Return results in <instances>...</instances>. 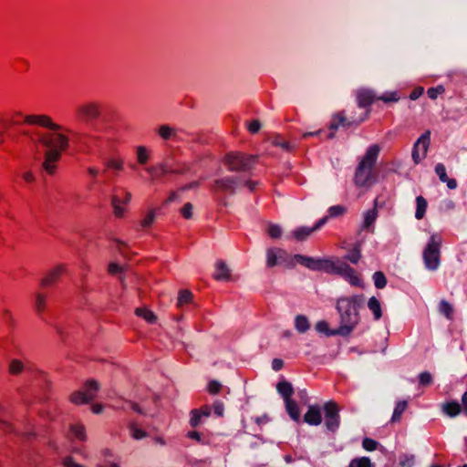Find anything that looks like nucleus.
Returning a JSON list of instances; mask_svg holds the SVG:
<instances>
[{
  "label": "nucleus",
  "instance_id": "obj_1",
  "mask_svg": "<svg viewBox=\"0 0 467 467\" xmlns=\"http://www.w3.org/2000/svg\"><path fill=\"white\" fill-rule=\"evenodd\" d=\"M363 294L344 296L337 299L336 309L339 315L340 326L336 333L338 336L348 337L360 321L359 309L364 306Z\"/></svg>",
  "mask_w": 467,
  "mask_h": 467
},
{
  "label": "nucleus",
  "instance_id": "obj_2",
  "mask_svg": "<svg viewBox=\"0 0 467 467\" xmlns=\"http://www.w3.org/2000/svg\"><path fill=\"white\" fill-rule=\"evenodd\" d=\"M35 134L38 137L41 144L47 149L42 167L48 174L53 175L56 172V163L58 161V148L57 144L58 137L51 132H35Z\"/></svg>",
  "mask_w": 467,
  "mask_h": 467
},
{
  "label": "nucleus",
  "instance_id": "obj_3",
  "mask_svg": "<svg viewBox=\"0 0 467 467\" xmlns=\"http://www.w3.org/2000/svg\"><path fill=\"white\" fill-rule=\"evenodd\" d=\"M441 244L442 238L439 234H432L430 236L422 251L423 264L428 271L435 272L440 268L441 261Z\"/></svg>",
  "mask_w": 467,
  "mask_h": 467
},
{
  "label": "nucleus",
  "instance_id": "obj_4",
  "mask_svg": "<svg viewBox=\"0 0 467 467\" xmlns=\"http://www.w3.org/2000/svg\"><path fill=\"white\" fill-rule=\"evenodd\" d=\"M223 162L232 172H249L257 162V155H249L240 151H230L225 154Z\"/></svg>",
  "mask_w": 467,
  "mask_h": 467
},
{
  "label": "nucleus",
  "instance_id": "obj_5",
  "mask_svg": "<svg viewBox=\"0 0 467 467\" xmlns=\"http://www.w3.org/2000/svg\"><path fill=\"white\" fill-rule=\"evenodd\" d=\"M294 258L296 263L306 266L309 270L320 271L332 275L336 269V265H337V260L333 261L328 258H315L303 254H295Z\"/></svg>",
  "mask_w": 467,
  "mask_h": 467
},
{
  "label": "nucleus",
  "instance_id": "obj_6",
  "mask_svg": "<svg viewBox=\"0 0 467 467\" xmlns=\"http://www.w3.org/2000/svg\"><path fill=\"white\" fill-rule=\"evenodd\" d=\"M100 389V383L93 379H88L82 389L73 392L69 400L73 404L82 405L90 403Z\"/></svg>",
  "mask_w": 467,
  "mask_h": 467
},
{
  "label": "nucleus",
  "instance_id": "obj_7",
  "mask_svg": "<svg viewBox=\"0 0 467 467\" xmlns=\"http://www.w3.org/2000/svg\"><path fill=\"white\" fill-rule=\"evenodd\" d=\"M242 182L241 176H223L213 181L211 185V191L214 193L223 192L234 195Z\"/></svg>",
  "mask_w": 467,
  "mask_h": 467
},
{
  "label": "nucleus",
  "instance_id": "obj_8",
  "mask_svg": "<svg viewBox=\"0 0 467 467\" xmlns=\"http://www.w3.org/2000/svg\"><path fill=\"white\" fill-rule=\"evenodd\" d=\"M325 425L331 432H336L340 426L339 409L335 401H327L323 406Z\"/></svg>",
  "mask_w": 467,
  "mask_h": 467
},
{
  "label": "nucleus",
  "instance_id": "obj_9",
  "mask_svg": "<svg viewBox=\"0 0 467 467\" xmlns=\"http://www.w3.org/2000/svg\"><path fill=\"white\" fill-rule=\"evenodd\" d=\"M333 275H338L348 281L351 285L357 287H363L364 284L359 278L356 270L349 266L347 263L337 260V265Z\"/></svg>",
  "mask_w": 467,
  "mask_h": 467
},
{
  "label": "nucleus",
  "instance_id": "obj_10",
  "mask_svg": "<svg viewBox=\"0 0 467 467\" xmlns=\"http://www.w3.org/2000/svg\"><path fill=\"white\" fill-rule=\"evenodd\" d=\"M431 143V131L426 130L420 137L416 140L412 149V159L416 164H419L426 155Z\"/></svg>",
  "mask_w": 467,
  "mask_h": 467
},
{
  "label": "nucleus",
  "instance_id": "obj_11",
  "mask_svg": "<svg viewBox=\"0 0 467 467\" xmlns=\"http://www.w3.org/2000/svg\"><path fill=\"white\" fill-rule=\"evenodd\" d=\"M370 109H367L364 113V116L360 119H357L354 118L347 119L343 113H337L333 116V119L329 125V130H337L339 126L342 127H350L352 125L358 126L362 123L368 116Z\"/></svg>",
  "mask_w": 467,
  "mask_h": 467
},
{
  "label": "nucleus",
  "instance_id": "obj_12",
  "mask_svg": "<svg viewBox=\"0 0 467 467\" xmlns=\"http://www.w3.org/2000/svg\"><path fill=\"white\" fill-rule=\"evenodd\" d=\"M78 113L84 121L91 123L99 118L101 114V107L98 102H88L78 109Z\"/></svg>",
  "mask_w": 467,
  "mask_h": 467
},
{
  "label": "nucleus",
  "instance_id": "obj_13",
  "mask_svg": "<svg viewBox=\"0 0 467 467\" xmlns=\"http://www.w3.org/2000/svg\"><path fill=\"white\" fill-rule=\"evenodd\" d=\"M24 121L29 125L37 124L48 128L50 130H57L58 129V126L46 115H27L25 116Z\"/></svg>",
  "mask_w": 467,
  "mask_h": 467
},
{
  "label": "nucleus",
  "instance_id": "obj_14",
  "mask_svg": "<svg viewBox=\"0 0 467 467\" xmlns=\"http://www.w3.org/2000/svg\"><path fill=\"white\" fill-rule=\"evenodd\" d=\"M304 421L311 426H318L322 422L321 407L317 404L309 405L304 415Z\"/></svg>",
  "mask_w": 467,
  "mask_h": 467
},
{
  "label": "nucleus",
  "instance_id": "obj_15",
  "mask_svg": "<svg viewBox=\"0 0 467 467\" xmlns=\"http://www.w3.org/2000/svg\"><path fill=\"white\" fill-rule=\"evenodd\" d=\"M372 170H368L363 164H358L355 172V183L359 187L368 186L371 184Z\"/></svg>",
  "mask_w": 467,
  "mask_h": 467
},
{
  "label": "nucleus",
  "instance_id": "obj_16",
  "mask_svg": "<svg viewBox=\"0 0 467 467\" xmlns=\"http://www.w3.org/2000/svg\"><path fill=\"white\" fill-rule=\"evenodd\" d=\"M379 150L380 149L377 144L369 146L359 164H363L368 170H372L377 161Z\"/></svg>",
  "mask_w": 467,
  "mask_h": 467
},
{
  "label": "nucleus",
  "instance_id": "obj_17",
  "mask_svg": "<svg viewBox=\"0 0 467 467\" xmlns=\"http://www.w3.org/2000/svg\"><path fill=\"white\" fill-rule=\"evenodd\" d=\"M375 99H378V98L370 89H361L357 94L358 108H368Z\"/></svg>",
  "mask_w": 467,
  "mask_h": 467
},
{
  "label": "nucleus",
  "instance_id": "obj_18",
  "mask_svg": "<svg viewBox=\"0 0 467 467\" xmlns=\"http://www.w3.org/2000/svg\"><path fill=\"white\" fill-rule=\"evenodd\" d=\"M67 438L68 440H72L73 438H75L80 441H86L87 434L85 426L81 423L70 424L68 432L67 433Z\"/></svg>",
  "mask_w": 467,
  "mask_h": 467
},
{
  "label": "nucleus",
  "instance_id": "obj_19",
  "mask_svg": "<svg viewBox=\"0 0 467 467\" xmlns=\"http://www.w3.org/2000/svg\"><path fill=\"white\" fill-rule=\"evenodd\" d=\"M131 200V193L130 192H125V198L123 201L117 195H113L111 198V204L114 209V214L117 217H122L124 214V209L120 206V203L127 204Z\"/></svg>",
  "mask_w": 467,
  "mask_h": 467
},
{
  "label": "nucleus",
  "instance_id": "obj_20",
  "mask_svg": "<svg viewBox=\"0 0 467 467\" xmlns=\"http://www.w3.org/2000/svg\"><path fill=\"white\" fill-rule=\"evenodd\" d=\"M213 277L218 281H228L231 277V272L227 265L223 261L219 260L216 263L215 272Z\"/></svg>",
  "mask_w": 467,
  "mask_h": 467
},
{
  "label": "nucleus",
  "instance_id": "obj_21",
  "mask_svg": "<svg viewBox=\"0 0 467 467\" xmlns=\"http://www.w3.org/2000/svg\"><path fill=\"white\" fill-rule=\"evenodd\" d=\"M146 171L151 174L153 180H160L162 176L170 172V167L167 162L163 161L155 166L147 168Z\"/></svg>",
  "mask_w": 467,
  "mask_h": 467
},
{
  "label": "nucleus",
  "instance_id": "obj_22",
  "mask_svg": "<svg viewBox=\"0 0 467 467\" xmlns=\"http://www.w3.org/2000/svg\"><path fill=\"white\" fill-rule=\"evenodd\" d=\"M101 159L105 166V169L102 171L104 174H106L109 170L121 171L123 169L124 161L121 158L116 157L107 159L101 156Z\"/></svg>",
  "mask_w": 467,
  "mask_h": 467
},
{
  "label": "nucleus",
  "instance_id": "obj_23",
  "mask_svg": "<svg viewBox=\"0 0 467 467\" xmlns=\"http://www.w3.org/2000/svg\"><path fill=\"white\" fill-rule=\"evenodd\" d=\"M441 410L445 415L451 418L457 417L462 411V406L456 400L443 403Z\"/></svg>",
  "mask_w": 467,
  "mask_h": 467
},
{
  "label": "nucleus",
  "instance_id": "obj_24",
  "mask_svg": "<svg viewBox=\"0 0 467 467\" xmlns=\"http://www.w3.org/2000/svg\"><path fill=\"white\" fill-rule=\"evenodd\" d=\"M276 390L283 397L284 401L292 400L291 397L294 394V388L289 381H279L276 385Z\"/></svg>",
  "mask_w": 467,
  "mask_h": 467
},
{
  "label": "nucleus",
  "instance_id": "obj_25",
  "mask_svg": "<svg viewBox=\"0 0 467 467\" xmlns=\"http://www.w3.org/2000/svg\"><path fill=\"white\" fill-rule=\"evenodd\" d=\"M47 295L46 293H36V301H35V308L39 317L45 321L47 322L44 317V312L47 308Z\"/></svg>",
  "mask_w": 467,
  "mask_h": 467
},
{
  "label": "nucleus",
  "instance_id": "obj_26",
  "mask_svg": "<svg viewBox=\"0 0 467 467\" xmlns=\"http://www.w3.org/2000/svg\"><path fill=\"white\" fill-rule=\"evenodd\" d=\"M378 217V209H377V200H375L374 208L364 213V220L362 228L366 230H369L371 226H373L376 219Z\"/></svg>",
  "mask_w": 467,
  "mask_h": 467
},
{
  "label": "nucleus",
  "instance_id": "obj_27",
  "mask_svg": "<svg viewBox=\"0 0 467 467\" xmlns=\"http://www.w3.org/2000/svg\"><path fill=\"white\" fill-rule=\"evenodd\" d=\"M285 410L289 417L298 422L300 420V410L296 404V402L293 400H288L285 401Z\"/></svg>",
  "mask_w": 467,
  "mask_h": 467
},
{
  "label": "nucleus",
  "instance_id": "obj_28",
  "mask_svg": "<svg viewBox=\"0 0 467 467\" xmlns=\"http://www.w3.org/2000/svg\"><path fill=\"white\" fill-rule=\"evenodd\" d=\"M439 313L444 316L448 320L453 319L454 307L445 299H441L438 306Z\"/></svg>",
  "mask_w": 467,
  "mask_h": 467
},
{
  "label": "nucleus",
  "instance_id": "obj_29",
  "mask_svg": "<svg viewBox=\"0 0 467 467\" xmlns=\"http://www.w3.org/2000/svg\"><path fill=\"white\" fill-rule=\"evenodd\" d=\"M310 327L308 318L304 315H297L295 317V328L300 334L306 333Z\"/></svg>",
  "mask_w": 467,
  "mask_h": 467
},
{
  "label": "nucleus",
  "instance_id": "obj_30",
  "mask_svg": "<svg viewBox=\"0 0 467 467\" xmlns=\"http://www.w3.org/2000/svg\"><path fill=\"white\" fill-rule=\"evenodd\" d=\"M368 307L373 313L374 319L379 320L382 317L380 302L375 296H371L368 301Z\"/></svg>",
  "mask_w": 467,
  "mask_h": 467
},
{
  "label": "nucleus",
  "instance_id": "obj_31",
  "mask_svg": "<svg viewBox=\"0 0 467 467\" xmlns=\"http://www.w3.org/2000/svg\"><path fill=\"white\" fill-rule=\"evenodd\" d=\"M428 202L426 199L420 195L416 197V212L415 218L420 220L424 217L427 210Z\"/></svg>",
  "mask_w": 467,
  "mask_h": 467
},
{
  "label": "nucleus",
  "instance_id": "obj_32",
  "mask_svg": "<svg viewBox=\"0 0 467 467\" xmlns=\"http://www.w3.org/2000/svg\"><path fill=\"white\" fill-rule=\"evenodd\" d=\"M278 265H285L286 267H294L296 259L291 256L286 251L278 248Z\"/></svg>",
  "mask_w": 467,
  "mask_h": 467
},
{
  "label": "nucleus",
  "instance_id": "obj_33",
  "mask_svg": "<svg viewBox=\"0 0 467 467\" xmlns=\"http://www.w3.org/2000/svg\"><path fill=\"white\" fill-rule=\"evenodd\" d=\"M361 258V244L357 243L353 249H351L345 256L344 259L349 261L350 263L356 265Z\"/></svg>",
  "mask_w": 467,
  "mask_h": 467
},
{
  "label": "nucleus",
  "instance_id": "obj_34",
  "mask_svg": "<svg viewBox=\"0 0 467 467\" xmlns=\"http://www.w3.org/2000/svg\"><path fill=\"white\" fill-rule=\"evenodd\" d=\"M135 314L150 324H154L157 321V316L151 310L146 307L136 308Z\"/></svg>",
  "mask_w": 467,
  "mask_h": 467
},
{
  "label": "nucleus",
  "instance_id": "obj_35",
  "mask_svg": "<svg viewBox=\"0 0 467 467\" xmlns=\"http://www.w3.org/2000/svg\"><path fill=\"white\" fill-rule=\"evenodd\" d=\"M407 408H408L407 400H400V401H398L396 406H395V408H394L393 414H392L390 421L391 422H398V421H400L402 413L406 410Z\"/></svg>",
  "mask_w": 467,
  "mask_h": 467
},
{
  "label": "nucleus",
  "instance_id": "obj_36",
  "mask_svg": "<svg viewBox=\"0 0 467 467\" xmlns=\"http://www.w3.org/2000/svg\"><path fill=\"white\" fill-rule=\"evenodd\" d=\"M24 369H25V364L23 363L22 360L17 359V358H13L10 360L9 366H8V371L10 374L16 376V375L21 374Z\"/></svg>",
  "mask_w": 467,
  "mask_h": 467
},
{
  "label": "nucleus",
  "instance_id": "obj_37",
  "mask_svg": "<svg viewBox=\"0 0 467 467\" xmlns=\"http://www.w3.org/2000/svg\"><path fill=\"white\" fill-rule=\"evenodd\" d=\"M348 467H375L368 457H357L350 461Z\"/></svg>",
  "mask_w": 467,
  "mask_h": 467
},
{
  "label": "nucleus",
  "instance_id": "obj_38",
  "mask_svg": "<svg viewBox=\"0 0 467 467\" xmlns=\"http://www.w3.org/2000/svg\"><path fill=\"white\" fill-rule=\"evenodd\" d=\"M313 232L312 227L301 226L293 232V236L297 241L306 240Z\"/></svg>",
  "mask_w": 467,
  "mask_h": 467
},
{
  "label": "nucleus",
  "instance_id": "obj_39",
  "mask_svg": "<svg viewBox=\"0 0 467 467\" xmlns=\"http://www.w3.org/2000/svg\"><path fill=\"white\" fill-rule=\"evenodd\" d=\"M62 131L67 132V133L71 134L73 137L78 138V135L76 134L73 130L66 129V128H63L62 126H60V136H59V139H60V153L67 148L68 140H69L68 137L66 134L62 133Z\"/></svg>",
  "mask_w": 467,
  "mask_h": 467
},
{
  "label": "nucleus",
  "instance_id": "obj_40",
  "mask_svg": "<svg viewBox=\"0 0 467 467\" xmlns=\"http://www.w3.org/2000/svg\"><path fill=\"white\" fill-rule=\"evenodd\" d=\"M316 330L318 333L325 334L326 336H338V333H336L337 329H329L328 323L325 320H320L316 324Z\"/></svg>",
  "mask_w": 467,
  "mask_h": 467
},
{
  "label": "nucleus",
  "instance_id": "obj_41",
  "mask_svg": "<svg viewBox=\"0 0 467 467\" xmlns=\"http://www.w3.org/2000/svg\"><path fill=\"white\" fill-rule=\"evenodd\" d=\"M372 279H373L375 286L378 289H383L387 285V283H388L387 278H386L384 273L381 271L375 272L372 275Z\"/></svg>",
  "mask_w": 467,
  "mask_h": 467
},
{
  "label": "nucleus",
  "instance_id": "obj_42",
  "mask_svg": "<svg viewBox=\"0 0 467 467\" xmlns=\"http://www.w3.org/2000/svg\"><path fill=\"white\" fill-rule=\"evenodd\" d=\"M278 265V254L277 249L269 248L266 251V265L268 267H274Z\"/></svg>",
  "mask_w": 467,
  "mask_h": 467
},
{
  "label": "nucleus",
  "instance_id": "obj_43",
  "mask_svg": "<svg viewBox=\"0 0 467 467\" xmlns=\"http://www.w3.org/2000/svg\"><path fill=\"white\" fill-rule=\"evenodd\" d=\"M192 293L189 290H180L178 300H177V306L179 307H182L184 305L189 304L192 301Z\"/></svg>",
  "mask_w": 467,
  "mask_h": 467
},
{
  "label": "nucleus",
  "instance_id": "obj_44",
  "mask_svg": "<svg viewBox=\"0 0 467 467\" xmlns=\"http://www.w3.org/2000/svg\"><path fill=\"white\" fill-rule=\"evenodd\" d=\"M159 135L163 140H170L171 138H174L176 136V131L174 129L168 125H161L159 129Z\"/></svg>",
  "mask_w": 467,
  "mask_h": 467
},
{
  "label": "nucleus",
  "instance_id": "obj_45",
  "mask_svg": "<svg viewBox=\"0 0 467 467\" xmlns=\"http://www.w3.org/2000/svg\"><path fill=\"white\" fill-rule=\"evenodd\" d=\"M57 278V269H54L48 275L45 276L42 280H41V287L42 288H47L48 287L49 285H53L56 280Z\"/></svg>",
  "mask_w": 467,
  "mask_h": 467
},
{
  "label": "nucleus",
  "instance_id": "obj_46",
  "mask_svg": "<svg viewBox=\"0 0 467 467\" xmlns=\"http://www.w3.org/2000/svg\"><path fill=\"white\" fill-rule=\"evenodd\" d=\"M378 99L382 100L385 103L397 102L400 100V97L397 91L385 92L381 96L378 97Z\"/></svg>",
  "mask_w": 467,
  "mask_h": 467
},
{
  "label": "nucleus",
  "instance_id": "obj_47",
  "mask_svg": "<svg viewBox=\"0 0 467 467\" xmlns=\"http://www.w3.org/2000/svg\"><path fill=\"white\" fill-rule=\"evenodd\" d=\"M137 160L140 164H146L149 160L148 150L144 146L137 148Z\"/></svg>",
  "mask_w": 467,
  "mask_h": 467
},
{
  "label": "nucleus",
  "instance_id": "obj_48",
  "mask_svg": "<svg viewBox=\"0 0 467 467\" xmlns=\"http://www.w3.org/2000/svg\"><path fill=\"white\" fill-rule=\"evenodd\" d=\"M415 456L413 454H403L400 457V465L401 467H413Z\"/></svg>",
  "mask_w": 467,
  "mask_h": 467
},
{
  "label": "nucleus",
  "instance_id": "obj_49",
  "mask_svg": "<svg viewBox=\"0 0 467 467\" xmlns=\"http://www.w3.org/2000/svg\"><path fill=\"white\" fill-rule=\"evenodd\" d=\"M130 431L132 438L141 440L147 436L146 431L136 427L135 423L130 425Z\"/></svg>",
  "mask_w": 467,
  "mask_h": 467
},
{
  "label": "nucleus",
  "instance_id": "obj_50",
  "mask_svg": "<svg viewBox=\"0 0 467 467\" xmlns=\"http://www.w3.org/2000/svg\"><path fill=\"white\" fill-rule=\"evenodd\" d=\"M379 442L371 438H364L362 441V447L368 451H373L377 450Z\"/></svg>",
  "mask_w": 467,
  "mask_h": 467
},
{
  "label": "nucleus",
  "instance_id": "obj_51",
  "mask_svg": "<svg viewBox=\"0 0 467 467\" xmlns=\"http://www.w3.org/2000/svg\"><path fill=\"white\" fill-rule=\"evenodd\" d=\"M433 381L432 376L428 371H423L419 375V383L420 386H430Z\"/></svg>",
  "mask_w": 467,
  "mask_h": 467
},
{
  "label": "nucleus",
  "instance_id": "obj_52",
  "mask_svg": "<svg viewBox=\"0 0 467 467\" xmlns=\"http://www.w3.org/2000/svg\"><path fill=\"white\" fill-rule=\"evenodd\" d=\"M267 233L270 237L276 239L279 238L282 234V228L278 224H269L267 228Z\"/></svg>",
  "mask_w": 467,
  "mask_h": 467
},
{
  "label": "nucleus",
  "instance_id": "obj_53",
  "mask_svg": "<svg viewBox=\"0 0 467 467\" xmlns=\"http://www.w3.org/2000/svg\"><path fill=\"white\" fill-rule=\"evenodd\" d=\"M155 217H156L155 211L154 210L150 211L148 213V214L145 216V218L141 221V223H140L141 227L148 228V227L151 226V224L155 221Z\"/></svg>",
  "mask_w": 467,
  "mask_h": 467
},
{
  "label": "nucleus",
  "instance_id": "obj_54",
  "mask_svg": "<svg viewBox=\"0 0 467 467\" xmlns=\"http://www.w3.org/2000/svg\"><path fill=\"white\" fill-rule=\"evenodd\" d=\"M435 172L438 175L441 182H445L449 178L446 173V168L442 163H437L435 165Z\"/></svg>",
  "mask_w": 467,
  "mask_h": 467
},
{
  "label": "nucleus",
  "instance_id": "obj_55",
  "mask_svg": "<svg viewBox=\"0 0 467 467\" xmlns=\"http://www.w3.org/2000/svg\"><path fill=\"white\" fill-rule=\"evenodd\" d=\"M444 88L442 86H437L433 88H430L427 90L428 97L431 99H436L439 95L442 94L444 92Z\"/></svg>",
  "mask_w": 467,
  "mask_h": 467
},
{
  "label": "nucleus",
  "instance_id": "obj_56",
  "mask_svg": "<svg viewBox=\"0 0 467 467\" xmlns=\"http://www.w3.org/2000/svg\"><path fill=\"white\" fill-rule=\"evenodd\" d=\"M346 212V207L342 205H333L328 209V215L330 217H337L343 214Z\"/></svg>",
  "mask_w": 467,
  "mask_h": 467
},
{
  "label": "nucleus",
  "instance_id": "obj_57",
  "mask_svg": "<svg viewBox=\"0 0 467 467\" xmlns=\"http://www.w3.org/2000/svg\"><path fill=\"white\" fill-rule=\"evenodd\" d=\"M191 414L190 424L192 427H197L200 424L202 414L198 410H192Z\"/></svg>",
  "mask_w": 467,
  "mask_h": 467
},
{
  "label": "nucleus",
  "instance_id": "obj_58",
  "mask_svg": "<svg viewBox=\"0 0 467 467\" xmlns=\"http://www.w3.org/2000/svg\"><path fill=\"white\" fill-rule=\"evenodd\" d=\"M192 211L193 205L191 202H187L182 208L181 213L185 219H191L192 217Z\"/></svg>",
  "mask_w": 467,
  "mask_h": 467
},
{
  "label": "nucleus",
  "instance_id": "obj_59",
  "mask_svg": "<svg viewBox=\"0 0 467 467\" xmlns=\"http://www.w3.org/2000/svg\"><path fill=\"white\" fill-rule=\"evenodd\" d=\"M213 413L216 416H218V417L223 416L224 405L222 401L216 400L213 405Z\"/></svg>",
  "mask_w": 467,
  "mask_h": 467
},
{
  "label": "nucleus",
  "instance_id": "obj_60",
  "mask_svg": "<svg viewBox=\"0 0 467 467\" xmlns=\"http://www.w3.org/2000/svg\"><path fill=\"white\" fill-rule=\"evenodd\" d=\"M222 388V384L217 380H212L208 384V391L211 394H217Z\"/></svg>",
  "mask_w": 467,
  "mask_h": 467
},
{
  "label": "nucleus",
  "instance_id": "obj_61",
  "mask_svg": "<svg viewBox=\"0 0 467 467\" xmlns=\"http://www.w3.org/2000/svg\"><path fill=\"white\" fill-rule=\"evenodd\" d=\"M247 129L253 134L257 133L261 129V123L259 120L254 119L248 124Z\"/></svg>",
  "mask_w": 467,
  "mask_h": 467
},
{
  "label": "nucleus",
  "instance_id": "obj_62",
  "mask_svg": "<svg viewBox=\"0 0 467 467\" xmlns=\"http://www.w3.org/2000/svg\"><path fill=\"white\" fill-rule=\"evenodd\" d=\"M3 314L5 317V319L6 323L9 325V327H14L16 325V321L14 319L12 313L8 309H4Z\"/></svg>",
  "mask_w": 467,
  "mask_h": 467
},
{
  "label": "nucleus",
  "instance_id": "obj_63",
  "mask_svg": "<svg viewBox=\"0 0 467 467\" xmlns=\"http://www.w3.org/2000/svg\"><path fill=\"white\" fill-rule=\"evenodd\" d=\"M122 271H123V267L116 263H110L109 265V272L111 275L121 273Z\"/></svg>",
  "mask_w": 467,
  "mask_h": 467
},
{
  "label": "nucleus",
  "instance_id": "obj_64",
  "mask_svg": "<svg viewBox=\"0 0 467 467\" xmlns=\"http://www.w3.org/2000/svg\"><path fill=\"white\" fill-rule=\"evenodd\" d=\"M63 464L65 467H85L84 465L77 463L72 457H67L64 460Z\"/></svg>",
  "mask_w": 467,
  "mask_h": 467
}]
</instances>
